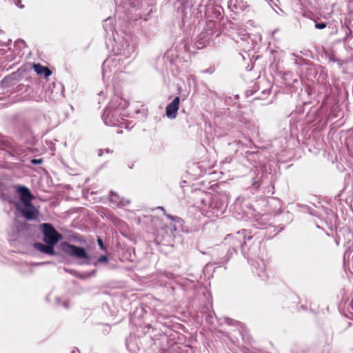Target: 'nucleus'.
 Here are the masks:
<instances>
[{
	"label": "nucleus",
	"mask_w": 353,
	"mask_h": 353,
	"mask_svg": "<svg viewBox=\"0 0 353 353\" xmlns=\"http://www.w3.org/2000/svg\"><path fill=\"white\" fill-rule=\"evenodd\" d=\"M95 272H96L95 270H93V271H92V272H90V273H86V274H85V276H80V277H81V278L90 277V276H94V275Z\"/></svg>",
	"instance_id": "nucleus-17"
},
{
	"label": "nucleus",
	"mask_w": 353,
	"mask_h": 353,
	"mask_svg": "<svg viewBox=\"0 0 353 353\" xmlns=\"http://www.w3.org/2000/svg\"><path fill=\"white\" fill-rule=\"evenodd\" d=\"M5 188L4 185L0 181V192H3Z\"/></svg>",
	"instance_id": "nucleus-22"
},
{
	"label": "nucleus",
	"mask_w": 353,
	"mask_h": 353,
	"mask_svg": "<svg viewBox=\"0 0 353 353\" xmlns=\"http://www.w3.org/2000/svg\"><path fill=\"white\" fill-rule=\"evenodd\" d=\"M128 105L127 101L122 99L119 95H114L106 109L118 110L123 109Z\"/></svg>",
	"instance_id": "nucleus-6"
},
{
	"label": "nucleus",
	"mask_w": 353,
	"mask_h": 353,
	"mask_svg": "<svg viewBox=\"0 0 353 353\" xmlns=\"http://www.w3.org/2000/svg\"><path fill=\"white\" fill-rule=\"evenodd\" d=\"M101 154H102V151H101V150H99V156H101Z\"/></svg>",
	"instance_id": "nucleus-24"
},
{
	"label": "nucleus",
	"mask_w": 353,
	"mask_h": 353,
	"mask_svg": "<svg viewBox=\"0 0 353 353\" xmlns=\"http://www.w3.org/2000/svg\"><path fill=\"white\" fill-rule=\"evenodd\" d=\"M157 208L160 209L161 210H162L164 212V214H165V210L163 207H158Z\"/></svg>",
	"instance_id": "nucleus-23"
},
{
	"label": "nucleus",
	"mask_w": 353,
	"mask_h": 353,
	"mask_svg": "<svg viewBox=\"0 0 353 353\" xmlns=\"http://www.w3.org/2000/svg\"><path fill=\"white\" fill-rule=\"evenodd\" d=\"M42 162H43L42 159H34L31 160V163L34 165L41 164Z\"/></svg>",
	"instance_id": "nucleus-15"
},
{
	"label": "nucleus",
	"mask_w": 353,
	"mask_h": 353,
	"mask_svg": "<svg viewBox=\"0 0 353 353\" xmlns=\"http://www.w3.org/2000/svg\"><path fill=\"white\" fill-rule=\"evenodd\" d=\"M16 208L28 220L35 219L39 214V211L31 203L30 201L17 203Z\"/></svg>",
	"instance_id": "nucleus-4"
},
{
	"label": "nucleus",
	"mask_w": 353,
	"mask_h": 353,
	"mask_svg": "<svg viewBox=\"0 0 353 353\" xmlns=\"http://www.w3.org/2000/svg\"><path fill=\"white\" fill-rule=\"evenodd\" d=\"M61 248L65 254L77 259H88L89 258L88 254L83 248L77 247L68 242H63L61 244Z\"/></svg>",
	"instance_id": "nucleus-1"
},
{
	"label": "nucleus",
	"mask_w": 353,
	"mask_h": 353,
	"mask_svg": "<svg viewBox=\"0 0 353 353\" xmlns=\"http://www.w3.org/2000/svg\"><path fill=\"white\" fill-rule=\"evenodd\" d=\"M40 227L43 234V241L46 243L56 245L61 238V235L56 231L51 224L42 223Z\"/></svg>",
	"instance_id": "nucleus-3"
},
{
	"label": "nucleus",
	"mask_w": 353,
	"mask_h": 353,
	"mask_svg": "<svg viewBox=\"0 0 353 353\" xmlns=\"http://www.w3.org/2000/svg\"><path fill=\"white\" fill-rule=\"evenodd\" d=\"M165 215L170 219L171 220H174L175 219V217H174L173 216L170 215V214H165Z\"/></svg>",
	"instance_id": "nucleus-21"
},
{
	"label": "nucleus",
	"mask_w": 353,
	"mask_h": 353,
	"mask_svg": "<svg viewBox=\"0 0 353 353\" xmlns=\"http://www.w3.org/2000/svg\"><path fill=\"white\" fill-rule=\"evenodd\" d=\"M34 69L38 74L43 75L46 77H49L52 73L48 68L43 66L39 63L34 64Z\"/></svg>",
	"instance_id": "nucleus-10"
},
{
	"label": "nucleus",
	"mask_w": 353,
	"mask_h": 353,
	"mask_svg": "<svg viewBox=\"0 0 353 353\" xmlns=\"http://www.w3.org/2000/svg\"><path fill=\"white\" fill-rule=\"evenodd\" d=\"M112 196L114 198V200H116V201L120 200L119 196L112 191L111 192V194H110V196Z\"/></svg>",
	"instance_id": "nucleus-18"
},
{
	"label": "nucleus",
	"mask_w": 353,
	"mask_h": 353,
	"mask_svg": "<svg viewBox=\"0 0 353 353\" xmlns=\"http://www.w3.org/2000/svg\"><path fill=\"white\" fill-rule=\"evenodd\" d=\"M104 123L110 126H122L124 124L123 119L120 117L118 110L105 109L103 114Z\"/></svg>",
	"instance_id": "nucleus-2"
},
{
	"label": "nucleus",
	"mask_w": 353,
	"mask_h": 353,
	"mask_svg": "<svg viewBox=\"0 0 353 353\" xmlns=\"http://www.w3.org/2000/svg\"><path fill=\"white\" fill-rule=\"evenodd\" d=\"M110 201L117 207L126 206L130 203V201L128 199H120L119 201H116L112 196H110Z\"/></svg>",
	"instance_id": "nucleus-11"
},
{
	"label": "nucleus",
	"mask_w": 353,
	"mask_h": 353,
	"mask_svg": "<svg viewBox=\"0 0 353 353\" xmlns=\"http://www.w3.org/2000/svg\"><path fill=\"white\" fill-rule=\"evenodd\" d=\"M252 265L256 269V273L259 276L263 279L267 277L265 274L266 263L263 259H259L258 261H254Z\"/></svg>",
	"instance_id": "nucleus-7"
},
{
	"label": "nucleus",
	"mask_w": 353,
	"mask_h": 353,
	"mask_svg": "<svg viewBox=\"0 0 353 353\" xmlns=\"http://www.w3.org/2000/svg\"><path fill=\"white\" fill-rule=\"evenodd\" d=\"M17 192L20 194L21 203L31 200V193L26 187L19 185L17 187Z\"/></svg>",
	"instance_id": "nucleus-9"
},
{
	"label": "nucleus",
	"mask_w": 353,
	"mask_h": 353,
	"mask_svg": "<svg viewBox=\"0 0 353 353\" xmlns=\"http://www.w3.org/2000/svg\"><path fill=\"white\" fill-rule=\"evenodd\" d=\"M18 43H21L23 44V43H24V41L21 40V41H18Z\"/></svg>",
	"instance_id": "nucleus-25"
},
{
	"label": "nucleus",
	"mask_w": 353,
	"mask_h": 353,
	"mask_svg": "<svg viewBox=\"0 0 353 353\" xmlns=\"http://www.w3.org/2000/svg\"><path fill=\"white\" fill-rule=\"evenodd\" d=\"M70 272H71L72 274H74V270H71V271H70Z\"/></svg>",
	"instance_id": "nucleus-26"
},
{
	"label": "nucleus",
	"mask_w": 353,
	"mask_h": 353,
	"mask_svg": "<svg viewBox=\"0 0 353 353\" xmlns=\"http://www.w3.org/2000/svg\"><path fill=\"white\" fill-rule=\"evenodd\" d=\"M130 341H131V339H128L126 341V346L131 351H135L136 350V348L133 347L131 346L130 345Z\"/></svg>",
	"instance_id": "nucleus-16"
},
{
	"label": "nucleus",
	"mask_w": 353,
	"mask_h": 353,
	"mask_svg": "<svg viewBox=\"0 0 353 353\" xmlns=\"http://www.w3.org/2000/svg\"><path fill=\"white\" fill-rule=\"evenodd\" d=\"M180 98L176 97L173 101L170 103L165 108V113L168 118L175 119L177 115V112L179 108Z\"/></svg>",
	"instance_id": "nucleus-5"
},
{
	"label": "nucleus",
	"mask_w": 353,
	"mask_h": 353,
	"mask_svg": "<svg viewBox=\"0 0 353 353\" xmlns=\"http://www.w3.org/2000/svg\"><path fill=\"white\" fill-rule=\"evenodd\" d=\"M20 3H21V1H20V0H17V1H15V4H16L17 6H19L21 8H23V6L20 5Z\"/></svg>",
	"instance_id": "nucleus-20"
},
{
	"label": "nucleus",
	"mask_w": 353,
	"mask_h": 353,
	"mask_svg": "<svg viewBox=\"0 0 353 353\" xmlns=\"http://www.w3.org/2000/svg\"><path fill=\"white\" fill-rule=\"evenodd\" d=\"M108 261V258L107 256H101L98 258L97 262L99 263H107Z\"/></svg>",
	"instance_id": "nucleus-13"
},
{
	"label": "nucleus",
	"mask_w": 353,
	"mask_h": 353,
	"mask_svg": "<svg viewBox=\"0 0 353 353\" xmlns=\"http://www.w3.org/2000/svg\"><path fill=\"white\" fill-rule=\"evenodd\" d=\"M315 27L317 29H323L326 27V23H316Z\"/></svg>",
	"instance_id": "nucleus-14"
},
{
	"label": "nucleus",
	"mask_w": 353,
	"mask_h": 353,
	"mask_svg": "<svg viewBox=\"0 0 353 353\" xmlns=\"http://www.w3.org/2000/svg\"><path fill=\"white\" fill-rule=\"evenodd\" d=\"M97 241H98V244H99V247L102 250H104V244L103 243V241L101 239H98Z\"/></svg>",
	"instance_id": "nucleus-19"
},
{
	"label": "nucleus",
	"mask_w": 353,
	"mask_h": 353,
	"mask_svg": "<svg viewBox=\"0 0 353 353\" xmlns=\"http://www.w3.org/2000/svg\"><path fill=\"white\" fill-rule=\"evenodd\" d=\"M54 244L47 243V245L43 244L41 243H35L34 244V247L37 250L43 252L44 254L48 255H54Z\"/></svg>",
	"instance_id": "nucleus-8"
},
{
	"label": "nucleus",
	"mask_w": 353,
	"mask_h": 353,
	"mask_svg": "<svg viewBox=\"0 0 353 353\" xmlns=\"http://www.w3.org/2000/svg\"><path fill=\"white\" fill-rule=\"evenodd\" d=\"M111 60L110 59H106L103 64V73L105 74V68L108 67L110 64Z\"/></svg>",
	"instance_id": "nucleus-12"
}]
</instances>
